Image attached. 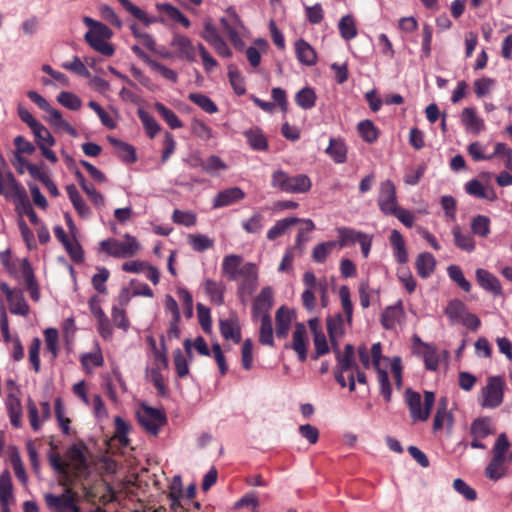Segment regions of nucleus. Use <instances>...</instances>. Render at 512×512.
Returning <instances> with one entry per match:
<instances>
[{"instance_id":"21","label":"nucleus","mask_w":512,"mask_h":512,"mask_svg":"<svg viewBox=\"0 0 512 512\" xmlns=\"http://www.w3.org/2000/svg\"><path fill=\"white\" fill-rule=\"evenodd\" d=\"M453 424V415L448 410V401L446 398H441L438 403L437 412L433 421V429L434 431H438L447 427L448 429L452 428Z\"/></svg>"},{"instance_id":"25","label":"nucleus","mask_w":512,"mask_h":512,"mask_svg":"<svg viewBox=\"0 0 512 512\" xmlns=\"http://www.w3.org/2000/svg\"><path fill=\"white\" fill-rule=\"evenodd\" d=\"M327 331L332 348H337L339 340L344 335V321L341 314H335L327 318Z\"/></svg>"},{"instance_id":"9","label":"nucleus","mask_w":512,"mask_h":512,"mask_svg":"<svg viewBox=\"0 0 512 512\" xmlns=\"http://www.w3.org/2000/svg\"><path fill=\"white\" fill-rule=\"evenodd\" d=\"M137 418L140 425L149 434L156 436L160 428L166 423V417L160 409L142 405L137 411Z\"/></svg>"},{"instance_id":"35","label":"nucleus","mask_w":512,"mask_h":512,"mask_svg":"<svg viewBox=\"0 0 512 512\" xmlns=\"http://www.w3.org/2000/svg\"><path fill=\"white\" fill-rule=\"evenodd\" d=\"M415 265L418 275L422 278H427L434 272L436 260L432 254L423 252L418 255Z\"/></svg>"},{"instance_id":"18","label":"nucleus","mask_w":512,"mask_h":512,"mask_svg":"<svg viewBox=\"0 0 512 512\" xmlns=\"http://www.w3.org/2000/svg\"><path fill=\"white\" fill-rule=\"evenodd\" d=\"M274 293L271 287L267 286L262 288L260 293L257 295L253 305V317H261L264 314H268L273 304Z\"/></svg>"},{"instance_id":"47","label":"nucleus","mask_w":512,"mask_h":512,"mask_svg":"<svg viewBox=\"0 0 512 512\" xmlns=\"http://www.w3.org/2000/svg\"><path fill=\"white\" fill-rule=\"evenodd\" d=\"M339 32L345 40H351L357 36L355 21L351 15L343 16L338 24Z\"/></svg>"},{"instance_id":"54","label":"nucleus","mask_w":512,"mask_h":512,"mask_svg":"<svg viewBox=\"0 0 512 512\" xmlns=\"http://www.w3.org/2000/svg\"><path fill=\"white\" fill-rule=\"evenodd\" d=\"M357 129L363 140L368 143H373L378 138V130L370 120L359 122Z\"/></svg>"},{"instance_id":"2","label":"nucleus","mask_w":512,"mask_h":512,"mask_svg":"<svg viewBox=\"0 0 512 512\" xmlns=\"http://www.w3.org/2000/svg\"><path fill=\"white\" fill-rule=\"evenodd\" d=\"M506 382L502 376H489L485 386L480 390L478 403L484 409H495L504 400Z\"/></svg>"},{"instance_id":"19","label":"nucleus","mask_w":512,"mask_h":512,"mask_svg":"<svg viewBox=\"0 0 512 512\" xmlns=\"http://www.w3.org/2000/svg\"><path fill=\"white\" fill-rule=\"evenodd\" d=\"M219 328L224 339L232 340L234 343L240 342L241 328L235 314H231L227 319H220Z\"/></svg>"},{"instance_id":"10","label":"nucleus","mask_w":512,"mask_h":512,"mask_svg":"<svg viewBox=\"0 0 512 512\" xmlns=\"http://www.w3.org/2000/svg\"><path fill=\"white\" fill-rule=\"evenodd\" d=\"M203 26V31L200 33L202 39L211 45L219 56L230 58L232 56V51L223 37L219 34L213 22L210 19H207L204 21Z\"/></svg>"},{"instance_id":"58","label":"nucleus","mask_w":512,"mask_h":512,"mask_svg":"<svg viewBox=\"0 0 512 512\" xmlns=\"http://www.w3.org/2000/svg\"><path fill=\"white\" fill-rule=\"evenodd\" d=\"M155 109L172 129L182 127V122L179 120L177 115L172 110L164 106L162 103H156Z\"/></svg>"},{"instance_id":"42","label":"nucleus","mask_w":512,"mask_h":512,"mask_svg":"<svg viewBox=\"0 0 512 512\" xmlns=\"http://www.w3.org/2000/svg\"><path fill=\"white\" fill-rule=\"evenodd\" d=\"M261 320L260 332H259V341L263 345L273 346V327L272 321L269 314H264L259 317Z\"/></svg>"},{"instance_id":"13","label":"nucleus","mask_w":512,"mask_h":512,"mask_svg":"<svg viewBox=\"0 0 512 512\" xmlns=\"http://www.w3.org/2000/svg\"><path fill=\"white\" fill-rule=\"evenodd\" d=\"M5 194L7 197H13L15 200H25L26 190L20 185L12 173H2L0 171V195Z\"/></svg>"},{"instance_id":"50","label":"nucleus","mask_w":512,"mask_h":512,"mask_svg":"<svg viewBox=\"0 0 512 512\" xmlns=\"http://www.w3.org/2000/svg\"><path fill=\"white\" fill-rule=\"evenodd\" d=\"M466 306L460 300H452L446 307V314L452 323H458L467 312Z\"/></svg>"},{"instance_id":"52","label":"nucleus","mask_w":512,"mask_h":512,"mask_svg":"<svg viewBox=\"0 0 512 512\" xmlns=\"http://www.w3.org/2000/svg\"><path fill=\"white\" fill-rule=\"evenodd\" d=\"M188 242L193 250L203 252L214 246V241L203 234H191L188 236Z\"/></svg>"},{"instance_id":"17","label":"nucleus","mask_w":512,"mask_h":512,"mask_svg":"<svg viewBox=\"0 0 512 512\" xmlns=\"http://www.w3.org/2000/svg\"><path fill=\"white\" fill-rule=\"evenodd\" d=\"M75 497L71 488H66L64 493L59 496L51 493H46L44 496L48 508L55 510L70 509L75 504Z\"/></svg>"},{"instance_id":"37","label":"nucleus","mask_w":512,"mask_h":512,"mask_svg":"<svg viewBox=\"0 0 512 512\" xmlns=\"http://www.w3.org/2000/svg\"><path fill=\"white\" fill-rule=\"evenodd\" d=\"M159 12L164 13L169 19L181 24L185 28L191 26L190 20L175 6L168 3H159L156 5Z\"/></svg>"},{"instance_id":"56","label":"nucleus","mask_w":512,"mask_h":512,"mask_svg":"<svg viewBox=\"0 0 512 512\" xmlns=\"http://www.w3.org/2000/svg\"><path fill=\"white\" fill-rule=\"evenodd\" d=\"M336 245L337 242L335 241L323 242L316 245L312 252V259L317 263H323Z\"/></svg>"},{"instance_id":"45","label":"nucleus","mask_w":512,"mask_h":512,"mask_svg":"<svg viewBox=\"0 0 512 512\" xmlns=\"http://www.w3.org/2000/svg\"><path fill=\"white\" fill-rule=\"evenodd\" d=\"M455 245L464 251L472 252L475 250V241L469 234H463L459 226H455L452 230Z\"/></svg>"},{"instance_id":"11","label":"nucleus","mask_w":512,"mask_h":512,"mask_svg":"<svg viewBox=\"0 0 512 512\" xmlns=\"http://www.w3.org/2000/svg\"><path fill=\"white\" fill-rule=\"evenodd\" d=\"M371 352L373 368L378 373V382L380 384L381 394L383 395L386 401H390L392 390L389 383L388 374L386 370L382 369L381 367L382 360H387L385 357L382 356L381 343H374L371 347Z\"/></svg>"},{"instance_id":"39","label":"nucleus","mask_w":512,"mask_h":512,"mask_svg":"<svg viewBox=\"0 0 512 512\" xmlns=\"http://www.w3.org/2000/svg\"><path fill=\"white\" fill-rule=\"evenodd\" d=\"M76 177L79 181L81 188L88 195L92 203L97 207H103L105 205L104 196L100 192H98L93 185L89 184L80 172L76 173Z\"/></svg>"},{"instance_id":"55","label":"nucleus","mask_w":512,"mask_h":512,"mask_svg":"<svg viewBox=\"0 0 512 512\" xmlns=\"http://www.w3.org/2000/svg\"><path fill=\"white\" fill-rule=\"evenodd\" d=\"M188 98L207 113L213 114L218 111L216 104L204 94L191 93Z\"/></svg>"},{"instance_id":"26","label":"nucleus","mask_w":512,"mask_h":512,"mask_svg":"<svg viewBox=\"0 0 512 512\" xmlns=\"http://www.w3.org/2000/svg\"><path fill=\"white\" fill-rule=\"evenodd\" d=\"M307 343L306 328L304 324H296L293 332L292 348L297 353L299 360L302 362L307 358Z\"/></svg>"},{"instance_id":"4","label":"nucleus","mask_w":512,"mask_h":512,"mask_svg":"<svg viewBox=\"0 0 512 512\" xmlns=\"http://www.w3.org/2000/svg\"><path fill=\"white\" fill-rule=\"evenodd\" d=\"M271 185L287 193H304L310 190L311 181L304 174L289 176L282 170L272 174Z\"/></svg>"},{"instance_id":"34","label":"nucleus","mask_w":512,"mask_h":512,"mask_svg":"<svg viewBox=\"0 0 512 512\" xmlns=\"http://www.w3.org/2000/svg\"><path fill=\"white\" fill-rule=\"evenodd\" d=\"M204 290L210 301L216 305H222L224 301L225 285L222 281H213L206 279L204 281Z\"/></svg>"},{"instance_id":"3","label":"nucleus","mask_w":512,"mask_h":512,"mask_svg":"<svg viewBox=\"0 0 512 512\" xmlns=\"http://www.w3.org/2000/svg\"><path fill=\"white\" fill-rule=\"evenodd\" d=\"M140 249L141 245L138 240L128 233L123 236V241L108 238L100 242V250L105 252L108 256L115 258H131L135 256Z\"/></svg>"},{"instance_id":"27","label":"nucleus","mask_w":512,"mask_h":512,"mask_svg":"<svg viewBox=\"0 0 512 512\" xmlns=\"http://www.w3.org/2000/svg\"><path fill=\"white\" fill-rule=\"evenodd\" d=\"M332 349L336 355L339 371L351 372L357 367L354 360V347L351 344L345 346L343 353L340 351L339 345H337V348Z\"/></svg>"},{"instance_id":"41","label":"nucleus","mask_w":512,"mask_h":512,"mask_svg":"<svg viewBox=\"0 0 512 512\" xmlns=\"http://www.w3.org/2000/svg\"><path fill=\"white\" fill-rule=\"evenodd\" d=\"M7 301L9 302L10 312L12 314L21 316H27L29 314V305L20 290L8 298Z\"/></svg>"},{"instance_id":"8","label":"nucleus","mask_w":512,"mask_h":512,"mask_svg":"<svg viewBox=\"0 0 512 512\" xmlns=\"http://www.w3.org/2000/svg\"><path fill=\"white\" fill-rule=\"evenodd\" d=\"M113 33L106 25H97V29L89 30L85 34V40L97 52L104 56H112L114 54V47L107 42L112 37Z\"/></svg>"},{"instance_id":"6","label":"nucleus","mask_w":512,"mask_h":512,"mask_svg":"<svg viewBox=\"0 0 512 512\" xmlns=\"http://www.w3.org/2000/svg\"><path fill=\"white\" fill-rule=\"evenodd\" d=\"M238 279V295L246 303L258 286V269L254 263L248 262L241 266Z\"/></svg>"},{"instance_id":"12","label":"nucleus","mask_w":512,"mask_h":512,"mask_svg":"<svg viewBox=\"0 0 512 512\" xmlns=\"http://www.w3.org/2000/svg\"><path fill=\"white\" fill-rule=\"evenodd\" d=\"M378 205L384 214H391L398 208L396 187L391 180L381 182L379 186Z\"/></svg>"},{"instance_id":"30","label":"nucleus","mask_w":512,"mask_h":512,"mask_svg":"<svg viewBox=\"0 0 512 512\" xmlns=\"http://www.w3.org/2000/svg\"><path fill=\"white\" fill-rule=\"evenodd\" d=\"M242 257L240 255L230 254L224 257L222 262V273L229 280L235 281L238 279L239 270L242 264Z\"/></svg>"},{"instance_id":"14","label":"nucleus","mask_w":512,"mask_h":512,"mask_svg":"<svg viewBox=\"0 0 512 512\" xmlns=\"http://www.w3.org/2000/svg\"><path fill=\"white\" fill-rule=\"evenodd\" d=\"M475 276L478 285L485 291L491 293L494 296L502 295V286L499 279L483 268H478L475 271Z\"/></svg>"},{"instance_id":"29","label":"nucleus","mask_w":512,"mask_h":512,"mask_svg":"<svg viewBox=\"0 0 512 512\" xmlns=\"http://www.w3.org/2000/svg\"><path fill=\"white\" fill-rule=\"evenodd\" d=\"M21 266L22 276L25 279L27 290L30 293V297L38 301L40 299V293L38 289V285L36 283L32 268L27 259H22L19 261Z\"/></svg>"},{"instance_id":"48","label":"nucleus","mask_w":512,"mask_h":512,"mask_svg":"<svg viewBox=\"0 0 512 512\" xmlns=\"http://www.w3.org/2000/svg\"><path fill=\"white\" fill-rule=\"evenodd\" d=\"M32 133L35 137L39 149L45 146L55 145L54 137L42 123H40L37 127L33 128Z\"/></svg>"},{"instance_id":"61","label":"nucleus","mask_w":512,"mask_h":512,"mask_svg":"<svg viewBox=\"0 0 512 512\" xmlns=\"http://www.w3.org/2000/svg\"><path fill=\"white\" fill-rule=\"evenodd\" d=\"M337 232L339 238L337 244L340 247H346L350 244L358 242V239L362 234V232L355 231L349 228H338Z\"/></svg>"},{"instance_id":"57","label":"nucleus","mask_w":512,"mask_h":512,"mask_svg":"<svg viewBox=\"0 0 512 512\" xmlns=\"http://www.w3.org/2000/svg\"><path fill=\"white\" fill-rule=\"evenodd\" d=\"M57 101L67 109L76 111L81 108V99L72 92L63 91L57 96Z\"/></svg>"},{"instance_id":"36","label":"nucleus","mask_w":512,"mask_h":512,"mask_svg":"<svg viewBox=\"0 0 512 512\" xmlns=\"http://www.w3.org/2000/svg\"><path fill=\"white\" fill-rule=\"evenodd\" d=\"M68 197L73 204V207L77 211L80 217L88 218L91 216V209L85 203L79 192L74 185H69L66 188Z\"/></svg>"},{"instance_id":"43","label":"nucleus","mask_w":512,"mask_h":512,"mask_svg":"<svg viewBox=\"0 0 512 512\" xmlns=\"http://www.w3.org/2000/svg\"><path fill=\"white\" fill-rule=\"evenodd\" d=\"M298 222L299 219L294 217L285 218L277 221L275 225L268 230L267 238L269 240L277 239L278 237L284 235L291 226Z\"/></svg>"},{"instance_id":"62","label":"nucleus","mask_w":512,"mask_h":512,"mask_svg":"<svg viewBox=\"0 0 512 512\" xmlns=\"http://www.w3.org/2000/svg\"><path fill=\"white\" fill-rule=\"evenodd\" d=\"M8 413L12 425L16 428L21 426L22 406L18 398H12L7 403Z\"/></svg>"},{"instance_id":"7","label":"nucleus","mask_w":512,"mask_h":512,"mask_svg":"<svg viewBox=\"0 0 512 512\" xmlns=\"http://www.w3.org/2000/svg\"><path fill=\"white\" fill-rule=\"evenodd\" d=\"M220 24L230 42L236 48L242 49L244 47L242 34L246 28L238 14L233 9H228L226 17L220 19Z\"/></svg>"},{"instance_id":"46","label":"nucleus","mask_w":512,"mask_h":512,"mask_svg":"<svg viewBox=\"0 0 512 512\" xmlns=\"http://www.w3.org/2000/svg\"><path fill=\"white\" fill-rule=\"evenodd\" d=\"M295 102L302 109H311L315 106L316 94L314 90L309 87L303 88L296 93Z\"/></svg>"},{"instance_id":"23","label":"nucleus","mask_w":512,"mask_h":512,"mask_svg":"<svg viewBox=\"0 0 512 512\" xmlns=\"http://www.w3.org/2000/svg\"><path fill=\"white\" fill-rule=\"evenodd\" d=\"M466 192L472 196L480 199H485L490 202L497 200V194L495 190L487 185L482 184L479 180L473 179L466 183Z\"/></svg>"},{"instance_id":"60","label":"nucleus","mask_w":512,"mask_h":512,"mask_svg":"<svg viewBox=\"0 0 512 512\" xmlns=\"http://www.w3.org/2000/svg\"><path fill=\"white\" fill-rule=\"evenodd\" d=\"M146 63L150 66L152 70L159 73L163 78L175 83L178 80L177 73L171 68L152 60L151 58L146 59Z\"/></svg>"},{"instance_id":"33","label":"nucleus","mask_w":512,"mask_h":512,"mask_svg":"<svg viewBox=\"0 0 512 512\" xmlns=\"http://www.w3.org/2000/svg\"><path fill=\"white\" fill-rule=\"evenodd\" d=\"M108 141L114 147L118 157L123 161L127 163H134L136 161V152L132 145L111 136L108 137Z\"/></svg>"},{"instance_id":"20","label":"nucleus","mask_w":512,"mask_h":512,"mask_svg":"<svg viewBox=\"0 0 512 512\" xmlns=\"http://www.w3.org/2000/svg\"><path fill=\"white\" fill-rule=\"evenodd\" d=\"M417 352L422 355L425 367L428 370L435 371L439 365L437 350L434 346L422 342L418 337L414 338Z\"/></svg>"},{"instance_id":"32","label":"nucleus","mask_w":512,"mask_h":512,"mask_svg":"<svg viewBox=\"0 0 512 512\" xmlns=\"http://www.w3.org/2000/svg\"><path fill=\"white\" fill-rule=\"evenodd\" d=\"M295 52L299 62H301L304 65L312 66L317 61L316 52L314 51L312 46L302 39L296 41Z\"/></svg>"},{"instance_id":"51","label":"nucleus","mask_w":512,"mask_h":512,"mask_svg":"<svg viewBox=\"0 0 512 512\" xmlns=\"http://www.w3.org/2000/svg\"><path fill=\"white\" fill-rule=\"evenodd\" d=\"M201 168L206 173L216 174L220 171H225L228 166L220 157L211 155L201 162Z\"/></svg>"},{"instance_id":"64","label":"nucleus","mask_w":512,"mask_h":512,"mask_svg":"<svg viewBox=\"0 0 512 512\" xmlns=\"http://www.w3.org/2000/svg\"><path fill=\"white\" fill-rule=\"evenodd\" d=\"M191 130L195 136L202 140L208 141L213 138L212 129L201 120L194 119L191 123Z\"/></svg>"},{"instance_id":"53","label":"nucleus","mask_w":512,"mask_h":512,"mask_svg":"<svg viewBox=\"0 0 512 512\" xmlns=\"http://www.w3.org/2000/svg\"><path fill=\"white\" fill-rule=\"evenodd\" d=\"M13 500V487L11 476L8 471L0 475V503L11 502Z\"/></svg>"},{"instance_id":"28","label":"nucleus","mask_w":512,"mask_h":512,"mask_svg":"<svg viewBox=\"0 0 512 512\" xmlns=\"http://www.w3.org/2000/svg\"><path fill=\"white\" fill-rule=\"evenodd\" d=\"M325 153L337 164L347 160V146L340 138H331Z\"/></svg>"},{"instance_id":"59","label":"nucleus","mask_w":512,"mask_h":512,"mask_svg":"<svg viewBox=\"0 0 512 512\" xmlns=\"http://www.w3.org/2000/svg\"><path fill=\"white\" fill-rule=\"evenodd\" d=\"M506 461L493 457L485 469V474L489 479L498 480L505 474L504 464Z\"/></svg>"},{"instance_id":"1","label":"nucleus","mask_w":512,"mask_h":512,"mask_svg":"<svg viewBox=\"0 0 512 512\" xmlns=\"http://www.w3.org/2000/svg\"><path fill=\"white\" fill-rule=\"evenodd\" d=\"M170 45L174 49L176 57L180 59L195 62L196 53L198 52L206 71H212L217 67V61L209 54L202 43L194 45L190 38L183 34L173 33Z\"/></svg>"},{"instance_id":"31","label":"nucleus","mask_w":512,"mask_h":512,"mask_svg":"<svg viewBox=\"0 0 512 512\" xmlns=\"http://www.w3.org/2000/svg\"><path fill=\"white\" fill-rule=\"evenodd\" d=\"M293 317V312L285 307H280L276 311V335L278 337L284 338L288 335Z\"/></svg>"},{"instance_id":"15","label":"nucleus","mask_w":512,"mask_h":512,"mask_svg":"<svg viewBox=\"0 0 512 512\" xmlns=\"http://www.w3.org/2000/svg\"><path fill=\"white\" fill-rule=\"evenodd\" d=\"M245 192L239 187H231L218 192L213 198V208L226 207L245 198Z\"/></svg>"},{"instance_id":"44","label":"nucleus","mask_w":512,"mask_h":512,"mask_svg":"<svg viewBox=\"0 0 512 512\" xmlns=\"http://www.w3.org/2000/svg\"><path fill=\"white\" fill-rule=\"evenodd\" d=\"M250 147L254 150H266L268 148L267 139L261 130L254 128L244 133Z\"/></svg>"},{"instance_id":"5","label":"nucleus","mask_w":512,"mask_h":512,"mask_svg":"<svg viewBox=\"0 0 512 512\" xmlns=\"http://www.w3.org/2000/svg\"><path fill=\"white\" fill-rule=\"evenodd\" d=\"M406 401L409 407L410 415L413 421H426L434 406L435 395L433 392L424 393V403L422 404L421 395L410 389L406 390Z\"/></svg>"},{"instance_id":"63","label":"nucleus","mask_w":512,"mask_h":512,"mask_svg":"<svg viewBox=\"0 0 512 512\" xmlns=\"http://www.w3.org/2000/svg\"><path fill=\"white\" fill-rule=\"evenodd\" d=\"M447 272L449 277L465 292H469L471 290V284L464 277V274L459 266L450 265L447 268Z\"/></svg>"},{"instance_id":"49","label":"nucleus","mask_w":512,"mask_h":512,"mask_svg":"<svg viewBox=\"0 0 512 512\" xmlns=\"http://www.w3.org/2000/svg\"><path fill=\"white\" fill-rule=\"evenodd\" d=\"M471 231L477 236L486 238L490 234V219L484 215H477L472 219Z\"/></svg>"},{"instance_id":"16","label":"nucleus","mask_w":512,"mask_h":512,"mask_svg":"<svg viewBox=\"0 0 512 512\" xmlns=\"http://www.w3.org/2000/svg\"><path fill=\"white\" fill-rule=\"evenodd\" d=\"M460 119L468 133L477 135L485 129L484 120L473 107H465L461 112Z\"/></svg>"},{"instance_id":"24","label":"nucleus","mask_w":512,"mask_h":512,"mask_svg":"<svg viewBox=\"0 0 512 512\" xmlns=\"http://www.w3.org/2000/svg\"><path fill=\"white\" fill-rule=\"evenodd\" d=\"M67 469L68 475L73 473L75 477L82 475L86 470L85 457L82 450L78 447H72L68 451Z\"/></svg>"},{"instance_id":"38","label":"nucleus","mask_w":512,"mask_h":512,"mask_svg":"<svg viewBox=\"0 0 512 512\" xmlns=\"http://www.w3.org/2000/svg\"><path fill=\"white\" fill-rule=\"evenodd\" d=\"M493 457L502 459L506 462H512V451H510V442L506 434L501 433L493 447Z\"/></svg>"},{"instance_id":"22","label":"nucleus","mask_w":512,"mask_h":512,"mask_svg":"<svg viewBox=\"0 0 512 512\" xmlns=\"http://www.w3.org/2000/svg\"><path fill=\"white\" fill-rule=\"evenodd\" d=\"M404 321V310L401 303L387 307L382 313L381 323L386 329H394Z\"/></svg>"},{"instance_id":"40","label":"nucleus","mask_w":512,"mask_h":512,"mask_svg":"<svg viewBox=\"0 0 512 512\" xmlns=\"http://www.w3.org/2000/svg\"><path fill=\"white\" fill-rule=\"evenodd\" d=\"M470 433L473 438H485L494 433L489 418H478L474 420L470 427Z\"/></svg>"}]
</instances>
